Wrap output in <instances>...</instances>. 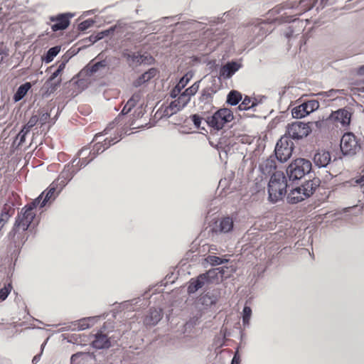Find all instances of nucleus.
Returning <instances> with one entry per match:
<instances>
[{"label":"nucleus","instance_id":"obj_49","mask_svg":"<svg viewBox=\"0 0 364 364\" xmlns=\"http://www.w3.org/2000/svg\"><path fill=\"white\" fill-rule=\"evenodd\" d=\"M80 326L81 329H86L89 327V324L87 323L86 320L80 321Z\"/></svg>","mask_w":364,"mask_h":364},{"label":"nucleus","instance_id":"obj_16","mask_svg":"<svg viewBox=\"0 0 364 364\" xmlns=\"http://www.w3.org/2000/svg\"><path fill=\"white\" fill-rule=\"evenodd\" d=\"M331 161V156L329 151L320 150L314 156V162L318 167H326Z\"/></svg>","mask_w":364,"mask_h":364},{"label":"nucleus","instance_id":"obj_59","mask_svg":"<svg viewBox=\"0 0 364 364\" xmlns=\"http://www.w3.org/2000/svg\"><path fill=\"white\" fill-rule=\"evenodd\" d=\"M36 360H38L37 356H35V357L33 358V361H36Z\"/></svg>","mask_w":364,"mask_h":364},{"label":"nucleus","instance_id":"obj_31","mask_svg":"<svg viewBox=\"0 0 364 364\" xmlns=\"http://www.w3.org/2000/svg\"><path fill=\"white\" fill-rule=\"evenodd\" d=\"M120 136L121 135L117 134L114 135V137H107L106 139H105L102 143L105 150L108 149L111 145L114 144L117 141H119L121 139Z\"/></svg>","mask_w":364,"mask_h":364},{"label":"nucleus","instance_id":"obj_39","mask_svg":"<svg viewBox=\"0 0 364 364\" xmlns=\"http://www.w3.org/2000/svg\"><path fill=\"white\" fill-rule=\"evenodd\" d=\"M207 261L212 265H219L223 263V259L215 255H209Z\"/></svg>","mask_w":364,"mask_h":364},{"label":"nucleus","instance_id":"obj_5","mask_svg":"<svg viewBox=\"0 0 364 364\" xmlns=\"http://www.w3.org/2000/svg\"><path fill=\"white\" fill-rule=\"evenodd\" d=\"M234 119L233 112L228 108H221L213 115L207 116L205 122L208 125L216 130L222 129L227 123Z\"/></svg>","mask_w":364,"mask_h":364},{"label":"nucleus","instance_id":"obj_24","mask_svg":"<svg viewBox=\"0 0 364 364\" xmlns=\"http://www.w3.org/2000/svg\"><path fill=\"white\" fill-rule=\"evenodd\" d=\"M123 56L127 61L133 64H140L144 60V55L139 53H132L127 50L123 53Z\"/></svg>","mask_w":364,"mask_h":364},{"label":"nucleus","instance_id":"obj_52","mask_svg":"<svg viewBox=\"0 0 364 364\" xmlns=\"http://www.w3.org/2000/svg\"><path fill=\"white\" fill-rule=\"evenodd\" d=\"M108 33H109V31H102V32H101V33H100L98 34V37H97V38H98V39H101V38H102L105 36H107V35H108Z\"/></svg>","mask_w":364,"mask_h":364},{"label":"nucleus","instance_id":"obj_30","mask_svg":"<svg viewBox=\"0 0 364 364\" xmlns=\"http://www.w3.org/2000/svg\"><path fill=\"white\" fill-rule=\"evenodd\" d=\"M255 105V103L252 100V99L250 97L246 96L243 99L242 102L239 105L238 109L240 110H247Z\"/></svg>","mask_w":364,"mask_h":364},{"label":"nucleus","instance_id":"obj_2","mask_svg":"<svg viewBox=\"0 0 364 364\" xmlns=\"http://www.w3.org/2000/svg\"><path fill=\"white\" fill-rule=\"evenodd\" d=\"M287 181L283 172L274 173L268 183L269 200L276 203L283 198L287 193Z\"/></svg>","mask_w":364,"mask_h":364},{"label":"nucleus","instance_id":"obj_47","mask_svg":"<svg viewBox=\"0 0 364 364\" xmlns=\"http://www.w3.org/2000/svg\"><path fill=\"white\" fill-rule=\"evenodd\" d=\"M212 95L209 92H203L200 97V100L211 101Z\"/></svg>","mask_w":364,"mask_h":364},{"label":"nucleus","instance_id":"obj_12","mask_svg":"<svg viewBox=\"0 0 364 364\" xmlns=\"http://www.w3.org/2000/svg\"><path fill=\"white\" fill-rule=\"evenodd\" d=\"M352 112L346 108L339 109L333 112L329 119L338 125L340 124L343 128H347L351 121Z\"/></svg>","mask_w":364,"mask_h":364},{"label":"nucleus","instance_id":"obj_40","mask_svg":"<svg viewBox=\"0 0 364 364\" xmlns=\"http://www.w3.org/2000/svg\"><path fill=\"white\" fill-rule=\"evenodd\" d=\"M30 129L24 126L18 134V137L20 139V144H23L25 141L26 136L28 133L30 132Z\"/></svg>","mask_w":364,"mask_h":364},{"label":"nucleus","instance_id":"obj_13","mask_svg":"<svg viewBox=\"0 0 364 364\" xmlns=\"http://www.w3.org/2000/svg\"><path fill=\"white\" fill-rule=\"evenodd\" d=\"M58 183L55 181H53L48 188L44 191V193L42 199L40 202V207H44L47 203H50L54 200L56 196H58V192L57 191Z\"/></svg>","mask_w":364,"mask_h":364},{"label":"nucleus","instance_id":"obj_55","mask_svg":"<svg viewBox=\"0 0 364 364\" xmlns=\"http://www.w3.org/2000/svg\"><path fill=\"white\" fill-rule=\"evenodd\" d=\"M102 135V133L97 134L95 136V140H97V139Z\"/></svg>","mask_w":364,"mask_h":364},{"label":"nucleus","instance_id":"obj_46","mask_svg":"<svg viewBox=\"0 0 364 364\" xmlns=\"http://www.w3.org/2000/svg\"><path fill=\"white\" fill-rule=\"evenodd\" d=\"M181 89H180L176 85L171 92V96L173 98L176 97L177 96H179L181 94Z\"/></svg>","mask_w":364,"mask_h":364},{"label":"nucleus","instance_id":"obj_36","mask_svg":"<svg viewBox=\"0 0 364 364\" xmlns=\"http://www.w3.org/2000/svg\"><path fill=\"white\" fill-rule=\"evenodd\" d=\"M12 289V285L9 283L4 288L0 289V301H4Z\"/></svg>","mask_w":364,"mask_h":364},{"label":"nucleus","instance_id":"obj_43","mask_svg":"<svg viewBox=\"0 0 364 364\" xmlns=\"http://www.w3.org/2000/svg\"><path fill=\"white\" fill-rule=\"evenodd\" d=\"M38 116V122L41 124V125H43L45 124L47 121L48 120V119L50 118V114L47 112H43V113H40Z\"/></svg>","mask_w":364,"mask_h":364},{"label":"nucleus","instance_id":"obj_58","mask_svg":"<svg viewBox=\"0 0 364 364\" xmlns=\"http://www.w3.org/2000/svg\"><path fill=\"white\" fill-rule=\"evenodd\" d=\"M75 357H76V355H73L71 357V360H73L75 358Z\"/></svg>","mask_w":364,"mask_h":364},{"label":"nucleus","instance_id":"obj_6","mask_svg":"<svg viewBox=\"0 0 364 364\" xmlns=\"http://www.w3.org/2000/svg\"><path fill=\"white\" fill-rule=\"evenodd\" d=\"M341 150L343 155H355L361 149L360 140L352 132L345 133L341 139Z\"/></svg>","mask_w":364,"mask_h":364},{"label":"nucleus","instance_id":"obj_7","mask_svg":"<svg viewBox=\"0 0 364 364\" xmlns=\"http://www.w3.org/2000/svg\"><path fill=\"white\" fill-rule=\"evenodd\" d=\"M293 145V142L288 136L281 137L274 150L277 159L281 162L287 161L291 156Z\"/></svg>","mask_w":364,"mask_h":364},{"label":"nucleus","instance_id":"obj_44","mask_svg":"<svg viewBox=\"0 0 364 364\" xmlns=\"http://www.w3.org/2000/svg\"><path fill=\"white\" fill-rule=\"evenodd\" d=\"M191 119L196 128H200L203 118L198 114H193L191 116Z\"/></svg>","mask_w":364,"mask_h":364},{"label":"nucleus","instance_id":"obj_34","mask_svg":"<svg viewBox=\"0 0 364 364\" xmlns=\"http://www.w3.org/2000/svg\"><path fill=\"white\" fill-rule=\"evenodd\" d=\"M342 92H343V90H341L331 89L326 92H318L317 94V95L321 96L323 97H331L332 100H335L337 97L336 95L338 93H342Z\"/></svg>","mask_w":364,"mask_h":364},{"label":"nucleus","instance_id":"obj_14","mask_svg":"<svg viewBox=\"0 0 364 364\" xmlns=\"http://www.w3.org/2000/svg\"><path fill=\"white\" fill-rule=\"evenodd\" d=\"M209 273L210 272L200 274L196 279H192L188 287V294H193L203 287L209 280Z\"/></svg>","mask_w":364,"mask_h":364},{"label":"nucleus","instance_id":"obj_28","mask_svg":"<svg viewBox=\"0 0 364 364\" xmlns=\"http://www.w3.org/2000/svg\"><path fill=\"white\" fill-rule=\"evenodd\" d=\"M220 231L222 232H228L233 228V221L232 218L227 217L223 218L220 222Z\"/></svg>","mask_w":364,"mask_h":364},{"label":"nucleus","instance_id":"obj_4","mask_svg":"<svg viewBox=\"0 0 364 364\" xmlns=\"http://www.w3.org/2000/svg\"><path fill=\"white\" fill-rule=\"evenodd\" d=\"M317 187L314 181H307L301 186L292 189L287 196V201L291 204L298 203L311 196Z\"/></svg>","mask_w":364,"mask_h":364},{"label":"nucleus","instance_id":"obj_41","mask_svg":"<svg viewBox=\"0 0 364 364\" xmlns=\"http://www.w3.org/2000/svg\"><path fill=\"white\" fill-rule=\"evenodd\" d=\"M93 24V21L92 20H85L82 22H81L79 25H78V28L80 31H85L87 30V28H89L90 27H91Z\"/></svg>","mask_w":364,"mask_h":364},{"label":"nucleus","instance_id":"obj_11","mask_svg":"<svg viewBox=\"0 0 364 364\" xmlns=\"http://www.w3.org/2000/svg\"><path fill=\"white\" fill-rule=\"evenodd\" d=\"M76 159H73L71 164L65 166L63 170L60 172L58 180H61L60 183L64 186L70 181L75 173H77L82 166H81L82 159H80L76 164Z\"/></svg>","mask_w":364,"mask_h":364},{"label":"nucleus","instance_id":"obj_32","mask_svg":"<svg viewBox=\"0 0 364 364\" xmlns=\"http://www.w3.org/2000/svg\"><path fill=\"white\" fill-rule=\"evenodd\" d=\"M200 81H197L193 83L190 87L187 88L183 93L188 97L191 100V97L196 95L199 89Z\"/></svg>","mask_w":364,"mask_h":364},{"label":"nucleus","instance_id":"obj_53","mask_svg":"<svg viewBox=\"0 0 364 364\" xmlns=\"http://www.w3.org/2000/svg\"><path fill=\"white\" fill-rule=\"evenodd\" d=\"M231 364H239V358H237L236 355L233 357Z\"/></svg>","mask_w":364,"mask_h":364},{"label":"nucleus","instance_id":"obj_20","mask_svg":"<svg viewBox=\"0 0 364 364\" xmlns=\"http://www.w3.org/2000/svg\"><path fill=\"white\" fill-rule=\"evenodd\" d=\"M238 69L239 65L237 63H228L220 68V74L224 78H230Z\"/></svg>","mask_w":364,"mask_h":364},{"label":"nucleus","instance_id":"obj_18","mask_svg":"<svg viewBox=\"0 0 364 364\" xmlns=\"http://www.w3.org/2000/svg\"><path fill=\"white\" fill-rule=\"evenodd\" d=\"M15 213V208L9 204H5L0 214V230L4 228L5 224L9 221L11 217Z\"/></svg>","mask_w":364,"mask_h":364},{"label":"nucleus","instance_id":"obj_54","mask_svg":"<svg viewBox=\"0 0 364 364\" xmlns=\"http://www.w3.org/2000/svg\"><path fill=\"white\" fill-rule=\"evenodd\" d=\"M61 82V79H58L57 83L55 85L53 89H55L56 87L59 86Z\"/></svg>","mask_w":364,"mask_h":364},{"label":"nucleus","instance_id":"obj_26","mask_svg":"<svg viewBox=\"0 0 364 364\" xmlns=\"http://www.w3.org/2000/svg\"><path fill=\"white\" fill-rule=\"evenodd\" d=\"M190 99L183 92H182L176 100L172 101V104H175L176 110L178 112L183 109L190 102Z\"/></svg>","mask_w":364,"mask_h":364},{"label":"nucleus","instance_id":"obj_27","mask_svg":"<svg viewBox=\"0 0 364 364\" xmlns=\"http://www.w3.org/2000/svg\"><path fill=\"white\" fill-rule=\"evenodd\" d=\"M242 94L237 90H231L227 96V103L230 105H236L242 100Z\"/></svg>","mask_w":364,"mask_h":364},{"label":"nucleus","instance_id":"obj_10","mask_svg":"<svg viewBox=\"0 0 364 364\" xmlns=\"http://www.w3.org/2000/svg\"><path fill=\"white\" fill-rule=\"evenodd\" d=\"M319 107V103L317 100H312L305 102L299 106L295 107L291 112L294 118H303Z\"/></svg>","mask_w":364,"mask_h":364},{"label":"nucleus","instance_id":"obj_22","mask_svg":"<svg viewBox=\"0 0 364 364\" xmlns=\"http://www.w3.org/2000/svg\"><path fill=\"white\" fill-rule=\"evenodd\" d=\"M110 346L109 340L107 335L98 333L96 335L95 340L92 341L93 348L97 349L107 348Z\"/></svg>","mask_w":364,"mask_h":364},{"label":"nucleus","instance_id":"obj_56","mask_svg":"<svg viewBox=\"0 0 364 364\" xmlns=\"http://www.w3.org/2000/svg\"><path fill=\"white\" fill-rule=\"evenodd\" d=\"M359 183L364 184V176L360 178Z\"/></svg>","mask_w":364,"mask_h":364},{"label":"nucleus","instance_id":"obj_42","mask_svg":"<svg viewBox=\"0 0 364 364\" xmlns=\"http://www.w3.org/2000/svg\"><path fill=\"white\" fill-rule=\"evenodd\" d=\"M38 115H33L25 126L31 129L38 122Z\"/></svg>","mask_w":364,"mask_h":364},{"label":"nucleus","instance_id":"obj_15","mask_svg":"<svg viewBox=\"0 0 364 364\" xmlns=\"http://www.w3.org/2000/svg\"><path fill=\"white\" fill-rule=\"evenodd\" d=\"M50 21L53 23L51 26L53 31L64 30L70 24L69 16L67 14H60L56 17H51Z\"/></svg>","mask_w":364,"mask_h":364},{"label":"nucleus","instance_id":"obj_19","mask_svg":"<svg viewBox=\"0 0 364 364\" xmlns=\"http://www.w3.org/2000/svg\"><path fill=\"white\" fill-rule=\"evenodd\" d=\"M277 164L274 159L269 158L264 161L260 165L259 168L264 174H271L276 171Z\"/></svg>","mask_w":364,"mask_h":364},{"label":"nucleus","instance_id":"obj_45","mask_svg":"<svg viewBox=\"0 0 364 364\" xmlns=\"http://www.w3.org/2000/svg\"><path fill=\"white\" fill-rule=\"evenodd\" d=\"M188 81L189 78L187 77L186 76H183V77L181 78L176 86L180 89L183 90L186 86Z\"/></svg>","mask_w":364,"mask_h":364},{"label":"nucleus","instance_id":"obj_35","mask_svg":"<svg viewBox=\"0 0 364 364\" xmlns=\"http://www.w3.org/2000/svg\"><path fill=\"white\" fill-rule=\"evenodd\" d=\"M252 315V309L250 306H245L242 312V322L244 326L248 325Z\"/></svg>","mask_w":364,"mask_h":364},{"label":"nucleus","instance_id":"obj_33","mask_svg":"<svg viewBox=\"0 0 364 364\" xmlns=\"http://www.w3.org/2000/svg\"><path fill=\"white\" fill-rule=\"evenodd\" d=\"M162 112L163 113L161 114V117H169L173 114L177 113L178 111L176 110L175 104H172V102H171L170 105L166 107Z\"/></svg>","mask_w":364,"mask_h":364},{"label":"nucleus","instance_id":"obj_8","mask_svg":"<svg viewBox=\"0 0 364 364\" xmlns=\"http://www.w3.org/2000/svg\"><path fill=\"white\" fill-rule=\"evenodd\" d=\"M311 132V129L309 124L301 122H294L287 127V134L289 138L294 139H300L307 136Z\"/></svg>","mask_w":364,"mask_h":364},{"label":"nucleus","instance_id":"obj_57","mask_svg":"<svg viewBox=\"0 0 364 364\" xmlns=\"http://www.w3.org/2000/svg\"><path fill=\"white\" fill-rule=\"evenodd\" d=\"M107 131H108V129H107H107H105L104 130V132H103L104 134H107L108 133V132H107Z\"/></svg>","mask_w":364,"mask_h":364},{"label":"nucleus","instance_id":"obj_51","mask_svg":"<svg viewBox=\"0 0 364 364\" xmlns=\"http://www.w3.org/2000/svg\"><path fill=\"white\" fill-rule=\"evenodd\" d=\"M65 65H66V62H62L59 65V66H58L57 70H59L60 73H62L63 71V70L65 69Z\"/></svg>","mask_w":364,"mask_h":364},{"label":"nucleus","instance_id":"obj_23","mask_svg":"<svg viewBox=\"0 0 364 364\" xmlns=\"http://www.w3.org/2000/svg\"><path fill=\"white\" fill-rule=\"evenodd\" d=\"M141 99V94L140 93H134L131 98L127 101L126 105L124 106L121 114H128L139 102V100Z\"/></svg>","mask_w":364,"mask_h":364},{"label":"nucleus","instance_id":"obj_17","mask_svg":"<svg viewBox=\"0 0 364 364\" xmlns=\"http://www.w3.org/2000/svg\"><path fill=\"white\" fill-rule=\"evenodd\" d=\"M162 310L150 309L149 314L145 316L144 323L146 326H155L162 318Z\"/></svg>","mask_w":364,"mask_h":364},{"label":"nucleus","instance_id":"obj_1","mask_svg":"<svg viewBox=\"0 0 364 364\" xmlns=\"http://www.w3.org/2000/svg\"><path fill=\"white\" fill-rule=\"evenodd\" d=\"M44 193H42L34 200L26 205L18 213L11 230L8 235L9 239L15 246L23 244L27 240L26 230L36 217V209L39 205Z\"/></svg>","mask_w":364,"mask_h":364},{"label":"nucleus","instance_id":"obj_25","mask_svg":"<svg viewBox=\"0 0 364 364\" xmlns=\"http://www.w3.org/2000/svg\"><path fill=\"white\" fill-rule=\"evenodd\" d=\"M31 85L30 82H26L21 85L14 95V100L15 102H18L22 100L28 91L31 89Z\"/></svg>","mask_w":364,"mask_h":364},{"label":"nucleus","instance_id":"obj_50","mask_svg":"<svg viewBox=\"0 0 364 364\" xmlns=\"http://www.w3.org/2000/svg\"><path fill=\"white\" fill-rule=\"evenodd\" d=\"M357 74L359 75H364V65H361L357 68Z\"/></svg>","mask_w":364,"mask_h":364},{"label":"nucleus","instance_id":"obj_38","mask_svg":"<svg viewBox=\"0 0 364 364\" xmlns=\"http://www.w3.org/2000/svg\"><path fill=\"white\" fill-rule=\"evenodd\" d=\"M306 0H301L299 1V5L301 6H304L303 9V11H307L310 10L311 8L314 7L316 0H308L307 2H306Z\"/></svg>","mask_w":364,"mask_h":364},{"label":"nucleus","instance_id":"obj_37","mask_svg":"<svg viewBox=\"0 0 364 364\" xmlns=\"http://www.w3.org/2000/svg\"><path fill=\"white\" fill-rule=\"evenodd\" d=\"M105 67V63L104 61L97 62L92 65L87 66V70H89L90 75L95 73L100 69V68Z\"/></svg>","mask_w":364,"mask_h":364},{"label":"nucleus","instance_id":"obj_3","mask_svg":"<svg viewBox=\"0 0 364 364\" xmlns=\"http://www.w3.org/2000/svg\"><path fill=\"white\" fill-rule=\"evenodd\" d=\"M311 170V163L305 159H296L287 168V173L290 181L302 178Z\"/></svg>","mask_w":364,"mask_h":364},{"label":"nucleus","instance_id":"obj_9","mask_svg":"<svg viewBox=\"0 0 364 364\" xmlns=\"http://www.w3.org/2000/svg\"><path fill=\"white\" fill-rule=\"evenodd\" d=\"M105 151L101 141L95 144L91 150L89 148L83 147L78 152V156H81V166H85L92 161L99 154Z\"/></svg>","mask_w":364,"mask_h":364},{"label":"nucleus","instance_id":"obj_48","mask_svg":"<svg viewBox=\"0 0 364 364\" xmlns=\"http://www.w3.org/2000/svg\"><path fill=\"white\" fill-rule=\"evenodd\" d=\"M61 73L59 70H56L48 78L47 82H50L53 81Z\"/></svg>","mask_w":364,"mask_h":364},{"label":"nucleus","instance_id":"obj_21","mask_svg":"<svg viewBox=\"0 0 364 364\" xmlns=\"http://www.w3.org/2000/svg\"><path fill=\"white\" fill-rule=\"evenodd\" d=\"M157 73H158V71L156 68H150L148 71L145 72L141 75H140L134 82V85L135 87L141 86L144 82H148L151 79L154 77L156 75Z\"/></svg>","mask_w":364,"mask_h":364},{"label":"nucleus","instance_id":"obj_29","mask_svg":"<svg viewBox=\"0 0 364 364\" xmlns=\"http://www.w3.org/2000/svg\"><path fill=\"white\" fill-rule=\"evenodd\" d=\"M60 50V47L59 46L50 48L43 58L44 61L47 63H50L53 58L59 53Z\"/></svg>","mask_w":364,"mask_h":364}]
</instances>
